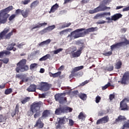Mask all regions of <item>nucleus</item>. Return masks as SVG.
<instances>
[{"label":"nucleus","mask_w":129,"mask_h":129,"mask_svg":"<svg viewBox=\"0 0 129 129\" xmlns=\"http://www.w3.org/2000/svg\"><path fill=\"white\" fill-rule=\"evenodd\" d=\"M106 20L108 21L107 23H111V21H113L112 17H111V18L110 17H106Z\"/></svg>","instance_id":"58"},{"label":"nucleus","mask_w":129,"mask_h":129,"mask_svg":"<svg viewBox=\"0 0 129 129\" xmlns=\"http://www.w3.org/2000/svg\"><path fill=\"white\" fill-rule=\"evenodd\" d=\"M14 46H16V44L15 43L9 45L7 47V50H9V51H11V50L13 49V51H16V48H14Z\"/></svg>","instance_id":"26"},{"label":"nucleus","mask_w":129,"mask_h":129,"mask_svg":"<svg viewBox=\"0 0 129 129\" xmlns=\"http://www.w3.org/2000/svg\"><path fill=\"white\" fill-rule=\"evenodd\" d=\"M129 99H124L120 103V108L121 110H128V106L126 105V102H128Z\"/></svg>","instance_id":"7"},{"label":"nucleus","mask_w":129,"mask_h":129,"mask_svg":"<svg viewBox=\"0 0 129 129\" xmlns=\"http://www.w3.org/2000/svg\"><path fill=\"white\" fill-rule=\"evenodd\" d=\"M38 5H39V1H35L31 4V8H36Z\"/></svg>","instance_id":"37"},{"label":"nucleus","mask_w":129,"mask_h":129,"mask_svg":"<svg viewBox=\"0 0 129 129\" xmlns=\"http://www.w3.org/2000/svg\"><path fill=\"white\" fill-rule=\"evenodd\" d=\"M13 92V90L12 89H7L5 91V94H10Z\"/></svg>","instance_id":"50"},{"label":"nucleus","mask_w":129,"mask_h":129,"mask_svg":"<svg viewBox=\"0 0 129 129\" xmlns=\"http://www.w3.org/2000/svg\"><path fill=\"white\" fill-rule=\"evenodd\" d=\"M62 110H63V113L66 112H71V111H72V108L69 107H64L62 108Z\"/></svg>","instance_id":"28"},{"label":"nucleus","mask_w":129,"mask_h":129,"mask_svg":"<svg viewBox=\"0 0 129 129\" xmlns=\"http://www.w3.org/2000/svg\"><path fill=\"white\" fill-rule=\"evenodd\" d=\"M124 119H125V117L120 115L118 117V118L116 119V121H122V120H124Z\"/></svg>","instance_id":"36"},{"label":"nucleus","mask_w":129,"mask_h":129,"mask_svg":"<svg viewBox=\"0 0 129 129\" xmlns=\"http://www.w3.org/2000/svg\"><path fill=\"white\" fill-rule=\"evenodd\" d=\"M113 98H114V95H113V94L110 95V96H109L110 100H112V99H113Z\"/></svg>","instance_id":"64"},{"label":"nucleus","mask_w":129,"mask_h":129,"mask_svg":"<svg viewBox=\"0 0 129 129\" xmlns=\"http://www.w3.org/2000/svg\"><path fill=\"white\" fill-rule=\"evenodd\" d=\"M51 40L50 39H47L46 40L41 42L39 44V46H44V45H48V44H50V43H51Z\"/></svg>","instance_id":"25"},{"label":"nucleus","mask_w":129,"mask_h":129,"mask_svg":"<svg viewBox=\"0 0 129 129\" xmlns=\"http://www.w3.org/2000/svg\"><path fill=\"white\" fill-rule=\"evenodd\" d=\"M11 11H13V6H9V7L1 10L0 11V15H6L8 16V13H10Z\"/></svg>","instance_id":"10"},{"label":"nucleus","mask_w":129,"mask_h":129,"mask_svg":"<svg viewBox=\"0 0 129 129\" xmlns=\"http://www.w3.org/2000/svg\"><path fill=\"white\" fill-rule=\"evenodd\" d=\"M26 62H27V60L25 59H23L17 63L16 72H18V73H20V72H25V71L29 70V66L27 65L25 66Z\"/></svg>","instance_id":"2"},{"label":"nucleus","mask_w":129,"mask_h":129,"mask_svg":"<svg viewBox=\"0 0 129 129\" xmlns=\"http://www.w3.org/2000/svg\"><path fill=\"white\" fill-rule=\"evenodd\" d=\"M40 119H41V118H40L39 119L37 120L36 124L34 125V126H37V127H39V128H42V127L44 126V123H43V122H42Z\"/></svg>","instance_id":"16"},{"label":"nucleus","mask_w":129,"mask_h":129,"mask_svg":"<svg viewBox=\"0 0 129 129\" xmlns=\"http://www.w3.org/2000/svg\"><path fill=\"white\" fill-rule=\"evenodd\" d=\"M48 28H47V27L46 28H44V29H43L42 30L40 31L39 32V34H40L41 35H44V34H45V33H48Z\"/></svg>","instance_id":"39"},{"label":"nucleus","mask_w":129,"mask_h":129,"mask_svg":"<svg viewBox=\"0 0 129 129\" xmlns=\"http://www.w3.org/2000/svg\"><path fill=\"white\" fill-rule=\"evenodd\" d=\"M82 31H84V29H79L72 32L70 34H69L67 37L68 40L71 41H72V40H74V39H77L78 38H80V37H84Z\"/></svg>","instance_id":"1"},{"label":"nucleus","mask_w":129,"mask_h":129,"mask_svg":"<svg viewBox=\"0 0 129 129\" xmlns=\"http://www.w3.org/2000/svg\"><path fill=\"white\" fill-rule=\"evenodd\" d=\"M106 70H107V71H112L113 70V66H110L109 67H107Z\"/></svg>","instance_id":"54"},{"label":"nucleus","mask_w":129,"mask_h":129,"mask_svg":"<svg viewBox=\"0 0 129 129\" xmlns=\"http://www.w3.org/2000/svg\"><path fill=\"white\" fill-rule=\"evenodd\" d=\"M62 124L59 123V122H58V124L56 125V128L57 129H61L62 128Z\"/></svg>","instance_id":"59"},{"label":"nucleus","mask_w":129,"mask_h":129,"mask_svg":"<svg viewBox=\"0 0 129 129\" xmlns=\"http://www.w3.org/2000/svg\"><path fill=\"white\" fill-rule=\"evenodd\" d=\"M122 43H123L122 44V46H125V45H129V41L126 40V39L124 38V41H122Z\"/></svg>","instance_id":"47"},{"label":"nucleus","mask_w":129,"mask_h":129,"mask_svg":"<svg viewBox=\"0 0 129 129\" xmlns=\"http://www.w3.org/2000/svg\"><path fill=\"white\" fill-rule=\"evenodd\" d=\"M6 118L5 116H3V115H0V122H3V121H5Z\"/></svg>","instance_id":"51"},{"label":"nucleus","mask_w":129,"mask_h":129,"mask_svg":"<svg viewBox=\"0 0 129 129\" xmlns=\"http://www.w3.org/2000/svg\"><path fill=\"white\" fill-rule=\"evenodd\" d=\"M101 100V98L99 96H97L96 97V100H95L96 103H99Z\"/></svg>","instance_id":"53"},{"label":"nucleus","mask_w":129,"mask_h":129,"mask_svg":"<svg viewBox=\"0 0 129 129\" xmlns=\"http://www.w3.org/2000/svg\"><path fill=\"white\" fill-rule=\"evenodd\" d=\"M63 51V48H58L56 50L50 51V54H53V55H56V54H59L60 52Z\"/></svg>","instance_id":"23"},{"label":"nucleus","mask_w":129,"mask_h":129,"mask_svg":"<svg viewBox=\"0 0 129 129\" xmlns=\"http://www.w3.org/2000/svg\"><path fill=\"white\" fill-rule=\"evenodd\" d=\"M129 80V73H125L123 76L121 83L122 84H126V82Z\"/></svg>","instance_id":"11"},{"label":"nucleus","mask_w":129,"mask_h":129,"mask_svg":"<svg viewBox=\"0 0 129 129\" xmlns=\"http://www.w3.org/2000/svg\"><path fill=\"white\" fill-rule=\"evenodd\" d=\"M70 25H71V23H67L66 24H65V25L62 26V28H68V27H69V26H70Z\"/></svg>","instance_id":"63"},{"label":"nucleus","mask_w":129,"mask_h":129,"mask_svg":"<svg viewBox=\"0 0 129 129\" xmlns=\"http://www.w3.org/2000/svg\"><path fill=\"white\" fill-rule=\"evenodd\" d=\"M81 54V50L79 49L76 52H73L72 53V58H75L76 57H79Z\"/></svg>","instance_id":"19"},{"label":"nucleus","mask_w":129,"mask_h":129,"mask_svg":"<svg viewBox=\"0 0 129 129\" xmlns=\"http://www.w3.org/2000/svg\"><path fill=\"white\" fill-rule=\"evenodd\" d=\"M36 88H37L36 85H31L27 89V91H29V92H32L36 91Z\"/></svg>","instance_id":"18"},{"label":"nucleus","mask_w":129,"mask_h":129,"mask_svg":"<svg viewBox=\"0 0 129 129\" xmlns=\"http://www.w3.org/2000/svg\"><path fill=\"white\" fill-rule=\"evenodd\" d=\"M60 75H61L60 72H58L57 73L53 74V78H56V77H58V76H60Z\"/></svg>","instance_id":"48"},{"label":"nucleus","mask_w":129,"mask_h":129,"mask_svg":"<svg viewBox=\"0 0 129 129\" xmlns=\"http://www.w3.org/2000/svg\"><path fill=\"white\" fill-rule=\"evenodd\" d=\"M111 54H112V51H110L108 52H105L104 53H103V55H104V56H110Z\"/></svg>","instance_id":"55"},{"label":"nucleus","mask_w":129,"mask_h":129,"mask_svg":"<svg viewBox=\"0 0 129 129\" xmlns=\"http://www.w3.org/2000/svg\"><path fill=\"white\" fill-rule=\"evenodd\" d=\"M98 30L97 27H92L89 29H87L85 30V31L83 32V34L84 36L86 34H88V33H91V32H95Z\"/></svg>","instance_id":"13"},{"label":"nucleus","mask_w":129,"mask_h":129,"mask_svg":"<svg viewBox=\"0 0 129 129\" xmlns=\"http://www.w3.org/2000/svg\"><path fill=\"white\" fill-rule=\"evenodd\" d=\"M123 127H129V120H127L123 125Z\"/></svg>","instance_id":"56"},{"label":"nucleus","mask_w":129,"mask_h":129,"mask_svg":"<svg viewBox=\"0 0 129 129\" xmlns=\"http://www.w3.org/2000/svg\"><path fill=\"white\" fill-rule=\"evenodd\" d=\"M107 4V0H105L103 1L102 4L100 5L99 6L97 7L96 8L98 10V12H104L105 10H110V7H107L105 6Z\"/></svg>","instance_id":"5"},{"label":"nucleus","mask_w":129,"mask_h":129,"mask_svg":"<svg viewBox=\"0 0 129 129\" xmlns=\"http://www.w3.org/2000/svg\"><path fill=\"white\" fill-rule=\"evenodd\" d=\"M78 117L79 119H82V120H84L85 119V117H86V115L82 112L79 114Z\"/></svg>","instance_id":"30"},{"label":"nucleus","mask_w":129,"mask_h":129,"mask_svg":"<svg viewBox=\"0 0 129 129\" xmlns=\"http://www.w3.org/2000/svg\"><path fill=\"white\" fill-rule=\"evenodd\" d=\"M122 44H123V42H120L116 43L115 44H113L112 46H111V49L114 50V49H116V48H118L122 46Z\"/></svg>","instance_id":"20"},{"label":"nucleus","mask_w":129,"mask_h":129,"mask_svg":"<svg viewBox=\"0 0 129 129\" xmlns=\"http://www.w3.org/2000/svg\"><path fill=\"white\" fill-rule=\"evenodd\" d=\"M83 68H84L83 66L76 67L73 69V72H77V71H79V70H82Z\"/></svg>","instance_id":"33"},{"label":"nucleus","mask_w":129,"mask_h":129,"mask_svg":"<svg viewBox=\"0 0 129 129\" xmlns=\"http://www.w3.org/2000/svg\"><path fill=\"white\" fill-rule=\"evenodd\" d=\"M56 28V26L55 25L50 26L47 27V30L48 32H51V31H53L54 29Z\"/></svg>","instance_id":"41"},{"label":"nucleus","mask_w":129,"mask_h":129,"mask_svg":"<svg viewBox=\"0 0 129 129\" xmlns=\"http://www.w3.org/2000/svg\"><path fill=\"white\" fill-rule=\"evenodd\" d=\"M50 57H51V55H50V54H47L40 58L39 59V61H46V60H47V59H49Z\"/></svg>","instance_id":"27"},{"label":"nucleus","mask_w":129,"mask_h":129,"mask_svg":"<svg viewBox=\"0 0 129 129\" xmlns=\"http://www.w3.org/2000/svg\"><path fill=\"white\" fill-rule=\"evenodd\" d=\"M21 14L23 18H27L29 15V10H22Z\"/></svg>","instance_id":"24"},{"label":"nucleus","mask_w":129,"mask_h":129,"mask_svg":"<svg viewBox=\"0 0 129 129\" xmlns=\"http://www.w3.org/2000/svg\"><path fill=\"white\" fill-rule=\"evenodd\" d=\"M108 112H106L104 110H102L99 112L98 115H99V116H102V115H103L104 114H106V113H107Z\"/></svg>","instance_id":"42"},{"label":"nucleus","mask_w":129,"mask_h":129,"mask_svg":"<svg viewBox=\"0 0 129 129\" xmlns=\"http://www.w3.org/2000/svg\"><path fill=\"white\" fill-rule=\"evenodd\" d=\"M48 116H50V112L48 110L44 111L42 114V117L46 118V117H48Z\"/></svg>","instance_id":"29"},{"label":"nucleus","mask_w":129,"mask_h":129,"mask_svg":"<svg viewBox=\"0 0 129 129\" xmlns=\"http://www.w3.org/2000/svg\"><path fill=\"white\" fill-rule=\"evenodd\" d=\"M122 17V15L120 14H116L112 16L113 21H117L118 19H120Z\"/></svg>","instance_id":"21"},{"label":"nucleus","mask_w":129,"mask_h":129,"mask_svg":"<svg viewBox=\"0 0 129 129\" xmlns=\"http://www.w3.org/2000/svg\"><path fill=\"white\" fill-rule=\"evenodd\" d=\"M41 105H42V102H34L31 106V110L33 113H35V112H37V111H39L40 110V107H41Z\"/></svg>","instance_id":"4"},{"label":"nucleus","mask_w":129,"mask_h":129,"mask_svg":"<svg viewBox=\"0 0 129 129\" xmlns=\"http://www.w3.org/2000/svg\"><path fill=\"white\" fill-rule=\"evenodd\" d=\"M19 113V108L18 107H16L15 109V111H13L12 113V116H15L16 114H18Z\"/></svg>","instance_id":"38"},{"label":"nucleus","mask_w":129,"mask_h":129,"mask_svg":"<svg viewBox=\"0 0 129 129\" xmlns=\"http://www.w3.org/2000/svg\"><path fill=\"white\" fill-rule=\"evenodd\" d=\"M30 2H31L30 0H24L23 3L24 5H28V4L30 3Z\"/></svg>","instance_id":"61"},{"label":"nucleus","mask_w":129,"mask_h":129,"mask_svg":"<svg viewBox=\"0 0 129 129\" xmlns=\"http://www.w3.org/2000/svg\"><path fill=\"white\" fill-rule=\"evenodd\" d=\"M72 31V29H64L59 32V35L60 36H63V35H67L68 33H70Z\"/></svg>","instance_id":"17"},{"label":"nucleus","mask_w":129,"mask_h":129,"mask_svg":"<svg viewBox=\"0 0 129 129\" xmlns=\"http://www.w3.org/2000/svg\"><path fill=\"white\" fill-rule=\"evenodd\" d=\"M8 21V15L6 14H0V25L5 24Z\"/></svg>","instance_id":"12"},{"label":"nucleus","mask_w":129,"mask_h":129,"mask_svg":"<svg viewBox=\"0 0 129 129\" xmlns=\"http://www.w3.org/2000/svg\"><path fill=\"white\" fill-rule=\"evenodd\" d=\"M101 18H104L103 13L97 14L95 16H94V19H99Z\"/></svg>","instance_id":"35"},{"label":"nucleus","mask_w":129,"mask_h":129,"mask_svg":"<svg viewBox=\"0 0 129 129\" xmlns=\"http://www.w3.org/2000/svg\"><path fill=\"white\" fill-rule=\"evenodd\" d=\"M69 120V125H70L71 126H72V125H73V124H74V121H73V120L71 119H68Z\"/></svg>","instance_id":"52"},{"label":"nucleus","mask_w":129,"mask_h":129,"mask_svg":"<svg viewBox=\"0 0 129 129\" xmlns=\"http://www.w3.org/2000/svg\"><path fill=\"white\" fill-rule=\"evenodd\" d=\"M80 98H81V99H82V100H86L87 96L85 94H81V95H80Z\"/></svg>","instance_id":"40"},{"label":"nucleus","mask_w":129,"mask_h":129,"mask_svg":"<svg viewBox=\"0 0 129 129\" xmlns=\"http://www.w3.org/2000/svg\"><path fill=\"white\" fill-rule=\"evenodd\" d=\"M51 85L46 83H42L41 85L37 87V89L42 91H47L50 89Z\"/></svg>","instance_id":"6"},{"label":"nucleus","mask_w":129,"mask_h":129,"mask_svg":"<svg viewBox=\"0 0 129 129\" xmlns=\"http://www.w3.org/2000/svg\"><path fill=\"white\" fill-rule=\"evenodd\" d=\"M30 69L32 70V69H34V68H37L38 67V64L37 63H32L30 66Z\"/></svg>","instance_id":"46"},{"label":"nucleus","mask_w":129,"mask_h":129,"mask_svg":"<svg viewBox=\"0 0 129 129\" xmlns=\"http://www.w3.org/2000/svg\"><path fill=\"white\" fill-rule=\"evenodd\" d=\"M111 86V85H110V83H108L107 84L102 87V90H105V89H106V88H107L108 87H109V86Z\"/></svg>","instance_id":"45"},{"label":"nucleus","mask_w":129,"mask_h":129,"mask_svg":"<svg viewBox=\"0 0 129 129\" xmlns=\"http://www.w3.org/2000/svg\"><path fill=\"white\" fill-rule=\"evenodd\" d=\"M121 68V61L120 60H117L115 64V68L116 69H120Z\"/></svg>","instance_id":"32"},{"label":"nucleus","mask_w":129,"mask_h":129,"mask_svg":"<svg viewBox=\"0 0 129 129\" xmlns=\"http://www.w3.org/2000/svg\"><path fill=\"white\" fill-rule=\"evenodd\" d=\"M15 17H16V15H12L10 17L9 21H12V20H14V19H15Z\"/></svg>","instance_id":"60"},{"label":"nucleus","mask_w":129,"mask_h":129,"mask_svg":"<svg viewBox=\"0 0 129 129\" xmlns=\"http://www.w3.org/2000/svg\"><path fill=\"white\" fill-rule=\"evenodd\" d=\"M89 14H95L96 13H98V11L97 8H95L94 10H90L89 11Z\"/></svg>","instance_id":"43"},{"label":"nucleus","mask_w":129,"mask_h":129,"mask_svg":"<svg viewBox=\"0 0 129 129\" xmlns=\"http://www.w3.org/2000/svg\"><path fill=\"white\" fill-rule=\"evenodd\" d=\"M16 14L19 15V14H22V10L18 9L16 11Z\"/></svg>","instance_id":"62"},{"label":"nucleus","mask_w":129,"mask_h":129,"mask_svg":"<svg viewBox=\"0 0 129 129\" xmlns=\"http://www.w3.org/2000/svg\"><path fill=\"white\" fill-rule=\"evenodd\" d=\"M57 120H58V123L64 124V123H66V121H68V118H66V117H61V118H58Z\"/></svg>","instance_id":"15"},{"label":"nucleus","mask_w":129,"mask_h":129,"mask_svg":"<svg viewBox=\"0 0 129 129\" xmlns=\"http://www.w3.org/2000/svg\"><path fill=\"white\" fill-rule=\"evenodd\" d=\"M64 96H65V94H57L55 95V99L56 101H58L60 104H63V103L67 102L66 98Z\"/></svg>","instance_id":"3"},{"label":"nucleus","mask_w":129,"mask_h":129,"mask_svg":"<svg viewBox=\"0 0 129 129\" xmlns=\"http://www.w3.org/2000/svg\"><path fill=\"white\" fill-rule=\"evenodd\" d=\"M2 62L5 63V64H8L9 63V58H4L3 60H1Z\"/></svg>","instance_id":"57"},{"label":"nucleus","mask_w":129,"mask_h":129,"mask_svg":"<svg viewBox=\"0 0 129 129\" xmlns=\"http://www.w3.org/2000/svg\"><path fill=\"white\" fill-rule=\"evenodd\" d=\"M64 110H63V108H60L58 109H56L55 111V114H61V113H62V112L63 113Z\"/></svg>","instance_id":"31"},{"label":"nucleus","mask_w":129,"mask_h":129,"mask_svg":"<svg viewBox=\"0 0 129 129\" xmlns=\"http://www.w3.org/2000/svg\"><path fill=\"white\" fill-rule=\"evenodd\" d=\"M11 28L9 27L5 28L4 30L0 33V39H4L7 34L10 32Z\"/></svg>","instance_id":"9"},{"label":"nucleus","mask_w":129,"mask_h":129,"mask_svg":"<svg viewBox=\"0 0 129 129\" xmlns=\"http://www.w3.org/2000/svg\"><path fill=\"white\" fill-rule=\"evenodd\" d=\"M58 9H59V5L57 4H55L51 7L50 11H49V14H53V13H55Z\"/></svg>","instance_id":"14"},{"label":"nucleus","mask_w":129,"mask_h":129,"mask_svg":"<svg viewBox=\"0 0 129 129\" xmlns=\"http://www.w3.org/2000/svg\"><path fill=\"white\" fill-rule=\"evenodd\" d=\"M108 120H109L108 116H105L102 118L98 119L96 122V124H100V123H106V122H108Z\"/></svg>","instance_id":"8"},{"label":"nucleus","mask_w":129,"mask_h":129,"mask_svg":"<svg viewBox=\"0 0 129 129\" xmlns=\"http://www.w3.org/2000/svg\"><path fill=\"white\" fill-rule=\"evenodd\" d=\"M15 32H16V30L15 29L12 30L10 32L8 33L7 35H5V39H8V40H9V39H11V37L13 36Z\"/></svg>","instance_id":"22"},{"label":"nucleus","mask_w":129,"mask_h":129,"mask_svg":"<svg viewBox=\"0 0 129 129\" xmlns=\"http://www.w3.org/2000/svg\"><path fill=\"white\" fill-rule=\"evenodd\" d=\"M103 15L104 18L109 17L110 16V12H103Z\"/></svg>","instance_id":"49"},{"label":"nucleus","mask_w":129,"mask_h":129,"mask_svg":"<svg viewBox=\"0 0 129 129\" xmlns=\"http://www.w3.org/2000/svg\"><path fill=\"white\" fill-rule=\"evenodd\" d=\"M18 48H19V49H21L22 48H27V47H28V46L27 45V44H26V43L25 42H22L21 43H20V44H19L18 45Z\"/></svg>","instance_id":"34"},{"label":"nucleus","mask_w":129,"mask_h":129,"mask_svg":"<svg viewBox=\"0 0 129 129\" xmlns=\"http://www.w3.org/2000/svg\"><path fill=\"white\" fill-rule=\"evenodd\" d=\"M30 99V97H26L21 101V102L23 104H25V103H26V102H28Z\"/></svg>","instance_id":"44"}]
</instances>
